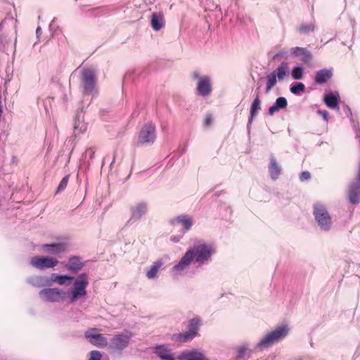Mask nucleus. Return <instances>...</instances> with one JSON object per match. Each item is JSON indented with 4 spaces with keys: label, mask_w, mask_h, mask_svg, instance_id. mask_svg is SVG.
<instances>
[{
    "label": "nucleus",
    "mask_w": 360,
    "mask_h": 360,
    "mask_svg": "<svg viewBox=\"0 0 360 360\" xmlns=\"http://www.w3.org/2000/svg\"><path fill=\"white\" fill-rule=\"evenodd\" d=\"M192 77L194 79H198L196 90L198 94L202 96H207L210 94L212 91V83L210 77H200L199 72L194 71L192 73Z\"/></svg>",
    "instance_id": "6e6552de"
},
{
    "label": "nucleus",
    "mask_w": 360,
    "mask_h": 360,
    "mask_svg": "<svg viewBox=\"0 0 360 360\" xmlns=\"http://www.w3.org/2000/svg\"><path fill=\"white\" fill-rule=\"evenodd\" d=\"M39 297L41 300L49 302H60L65 299V292L58 288H44L39 293Z\"/></svg>",
    "instance_id": "0eeeda50"
},
{
    "label": "nucleus",
    "mask_w": 360,
    "mask_h": 360,
    "mask_svg": "<svg viewBox=\"0 0 360 360\" xmlns=\"http://www.w3.org/2000/svg\"><path fill=\"white\" fill-rule=\"evenodd\" d=\"M347 197L352 205H358L360 202V162L355 180L349 185Z\"/></svg>",
    "instance_id": "1a4fd4ad"
},
{
    "label": "nucleus",
    "mask_w": 360,
    "mask_h": 360,
    "mask_svg": "<svg viewBox=\"0 0 360 360\" xmlns=\"http://www.w3.org/2000/svg\"><path fill=\"white\" fill-rule=\"evenodd\" d=\"M327 114H328L327 112H325L324 114H323V117H324L325 119H326Z\"/></svg>",
    "instance_id": "c03bdc74"
},
{
    "label": "nucleus",
    "mask_w": 360,
    "mask_h": 360,
    "mask_svg": "<svg viewBox=\"0 0 360 360\" xmlns=\"http://www.w3.org/2000/svg\"><path fill=\"white\" fill-rule=\"evenodd\" d=\"M94 151H92V153H91V158H92L94 157Z\"/></svg>",
    "instance_id": "de8ad7c7"
},
{
    "label": "nucleus",
    "mask_w": 360,
    "mask_h": 360,
    "mask_svg": "<svg viewBox=\"0 0 360 360\" xmlns=\"http://www.w3.org/2000/svg\"><path fill=\"white\" fill-rule=\"evenodd\" d=\"M98 329L91 328L85 331L84 336L89 341L98 347H105L108 345L107 339L101 333H98Z\"/></svg>",
    "instance_id": "f8f14e48"
},
{
    "label": "nucleus",
    "mask_w": 360,
    "mask_h": 360,
    "mask_svg": "<svg viewBox=\"0 0 360 360\" xmlns=\"http://www.w3.org/2000/svg\"><path fill=\"white\" fill-rule=\"evenodd\" d=\"M46 252L52 255H59L67 252L69 249V244L66 242L44 244L42 245Z\"/></svg>",
    "instance_id": "ddd939ff"
},
{
    "label": "nucleus",
    "mask_w": 360,
    "mask_h": 360,
    "mask_svg": "<svg viewBox=\"0 0 360 360\" xmlns=\"http://www.w3.org/2000/svg\"><path fill=\"white\" fill-rule=\"evenodd\" d=\"M314 215L318 225L321 229L328 231L332 224L331 217L326 207L321 204H315L314 206Z\"/></svg>",
    "instance_id": "7ed1b4c3"
},
{
    "label": "nucleus",
    "mask_w": 360,
    "mask_h": 360,
    "mask_svg": "<svg viewBox=\"0 0 360 360\" xmlns=\"http://www.w3.org/2000/svg\"><path fill=\"white\" fill-rule=\"evenodd\" d=\"M89 360H101V354L98 351L91 352V356Z\"/></svg>",
    "instance_id": "4c0bfd02"
},
{
    "label": "nucleus",
    "mask_w": 360,
    "mask_h": 360,
    "mask_svg": "<svg viewBox=\"0 0 360 360\" xmlns=\"http://www.w3.org/2000/svg\"><path fill=\"white\" fill-rule=\"evenodd\" d=\"M215 252L214 248L211 245L200 244L189 249L180 259L179 263L173 266L175 271L184 270L195 259L199 264L208 262Z\"/></svg>",
    "instance_id": "f257e3e1"
},
{
    "label": "nucleus",
    "mask_w": 360,
    "mask_h": 360,
    "mask_svg": "<svg viewBox=\"0 0 360 360\" xmlns=\"http://www.w3.org/2000/svg\"><path fill=\"white\" fill-rule=\"evenodd\" d=\"M291 52L295 57H299L304 63H309L312 59L311 53L305 48L295 47L291 49Z\"/></svg>",
    "instance_id": "4468645a"
},
{
    "label": "nucleus",
    "mask_w": 360,
    "mask_h": 360,
    "mask_svg": "<svg viewBox=\"0 0 360 360\" xmlns=\"http://www.w3.org/2000/svg\"><path fill=\"white\" fill-rule=\"evenodd\" d=\"M131 338L132 333L129 330L117 333L111 339L110 347L115 351L122 352L128 347Z\"/></svg>",
    "instance_id": "423d86ee"
},
{
    "label": "nucleus",
    "mask_w": 360,
    "mask_h": 360,
    "mask_svg": "<svg viewBox=\"0 0 360 360\" xmlns=\"http://www.w3.org/2000/svg\"><path fill=\"white\" fill-rule=\"evenodd\" d=\"M315 27L314 24H302L298 27L300 34H307L314 31Z\"/></svg>",
    "instance_id": "2f4dec72"
},
{
    "label": "nucleus",
    "mask_w": 360,
    "mask_h": 360,
    "mask_svg": "<svg viewBox=\"0 0 360 360\" xmlns=\"http://www.w3.org/2000/svg\"><path fill=\"white\" fill-rule=\"evenodd\" d=\"M304 84L300 82L297 83L296 85H294L290 87V91L294 94H298L300 92L303 91L304 90Z\"/></svg>",
    "instance_id": "72a5a7b5"
},
{
    "label": "nucleus",
    "mask_w": 360,
    "mask_h": 360,
    "mask_svg": "<svg viewBox=\"0 0 360 360\" xmlns=\"http://www.w3.org/2000/svg\"><path fill=\"white\" fill-rule=\"evenodd\" d=\"M280 109L275 105V103H274V105L272 106H271L269 109V114L271 115V116H273L274 112L276 111H278Z\"/></svg>",
    "instance_id": "a19ab883"
},
{
    "label": "nucleus",
    "mask_w": 360,
    "mask_h": 360,
    "mask_svg": "<svg viewBox=\"0 0 360 360\" xmlns=\"http://www.w3.org/2000/svg\"><path fill=\"white\" fill-rule=\"evenodd\" d=\"M311 178V174L310 173L308 172V171H304V172H302L301 174H300V181H306V180H308Z\"/></svg>",
    "instance_id": "58836bf2"
},
{
    "label": "nucleus",
    "mask_w": 360,
    "mask_h": 360,
    "mask_svg": "<svg viewBox=\"0 0 360 360\" xmlns=\"http://www.w3.org/2000/svg\"><path fill=\"white\" fill-rule=\"evenodd\" d=\"M283 54V52H279V53H276V54L274 56V58H278V57H279V56H281Z\"/></svg>",
    "instance_id": "37998d69"
},
{
    "label": "nucleus",
    "mask_w": 360,
    "mask_h": 360,
    "mask_svg": "<svg viewBox=\"0 0 360 360\" xmlns=\"http://www.w3.org/2000/svg\"><path fill=\"white\" fill-rule=\"evenodd\" d=\"M185 360H205L203 354L200 352H191L183 355Z\"/></svg>",
    "instance_id": "7c9ffc66"
},
{
    "label": "nucleus",
    "mask_w": 360,
    "mask_h": 360,
    "mask_svg": "<svg viewBox=\"0 0 360 360\" xmlns=\"http://www.w3.org/2000/svg\"><path fill=\"white\" fill-rule=\"evenodd\" d=\"M30 264L37 269H44L53 268L58 264V261L51 257L34 256L31 258Z\"/></svg>",
    "instance_id": "9b49d317"
},
{
    "label": "nucleus",
    "mask_w": 360,
    "mask_h": 360,
    "mask_svg": "<svg viewBox=\"0 0 360 360\" xmlns=\"http://www.w3.org/2000/svg\"><path fill=\"white\" fill-rule=\"evenodd\" d=\"M89 285V275L86 273L79 274L75 281L73 288L70 292V301L75 302L79 298L86 295V288Z\"/></svg>",
    "instance_id": "f03ea898"
},
{
    "label": "nucleus",
    "mask_w": 360,
    "mask_h": 360,
    "mask_svg": "<svg viewBox=\"0 0 360 360\" xmlns=\"http://www.w3.org/2000/svg\"><path fill=\"white\" fill-rule=\"evenodd\" d=\"M155 354L162 360H174L170 350L163 345L156 347Z\"/></svg>",
    "instance_id": "4be33fe9"
},
{
    "label": "nucleus",
    "mask_w": 360,
    "mask_h": 360,
    "mask_svg": "<svg viewBox=\"0 0 360 360\" xmlns=\"http://www.w3.org/2000/svg\"><path fill=\"white\" fill-rule=\"evenodd\" d=\"M40 30H41V29H40V27H38V28L37 29L36 32H37V33L39 32Z\"/></svg>",
    "instance_id": "49530a36"
},
{
    "label": "nucleus",
    "mask_w": 360,
    "mask_h": 360,
    "mask_svg": "<svg viewBox=\"0 0 360 360\" xmlns=\"http://www.w3.org/2000/svg\"><path fill=\"white\" fill-rule=\"evenodd\" d=\"M162 263L160 261H157L153 264L150 269L146 272V276L148 279L154 278L157 276L158 272L162 267Z\"/></svg>",
    "instance_id": "bb28decb"
},
{
    "label": "nucleus",
    "mask_w": 360,
    "mask_h": 360,
    "mask_svg": "<svg viewBox=\"0 0 360 360\" xmlns=\"http://www.w3.org/2000/svg\"><path fill=\"white\" fill-rule=\"evenodd\" d=\"M292 77L294 79H300L303 77V70L300 67H295L292 70Z\"/></svg>",
    "instance_id": "473e14b6"
},
{
    "label": "nucleus",
    "mask_w": 360,
    "mask_h": 360,
    "mask_svg": "<svg viewBox=\"0 0 360 360\" xmlns=\"http://www.w3.org/2000/svg\"><path fill=\"white\" fill-rule=\"evenodd\" d=\"M288 328L286 326L276 328L274 330L265 335L258 343L259 347H267L274 342L278 341L287 335Z\"/></svg>",
    "instance_id": "20e7f679"
},
{
    "label": "nucleus",
    "mask_w": 360,
    "mask_h": 360,
    "mask_svg": "<svg viewBox=\"0 0 360 360\" xmlns=\"http://www.w3.org/2000/svg\"><path fill=\"white\" fill-rule=\"evenodd\" d=\"M332 76L333 72L330 70L321 69L316 73L314 81L316 84H322L327 82Z\"/></svg>",
    "instance_id": "a211bd4d"
},
{
    "label": "nucleus",
    "mask_w": 360,
    "mask_h": 360,
    "mask_svg": "<svg viewBox=\"0 0 360 360\" xmlns=\"http://www.w3.org/2000/svg\"><path fill=\"white\" fill-rule=\"evenodd\" d=\"M155 128L152 124L148 123L143 125L142 127L137 141V146L152 143L155 140Z\"/></svg>",
    "instance_id": "9d476101"
},
{
    "label": "nucleus",
    "mask_w": 360,
    "mask_h": 360,
    "mask_svg": "<svg viewBox=\"0 0 360 360\" xmlns=\"http://www.w3.org/2000/svg\"><path fill=\"white\" fill-rule=\"evenodd\" d=\"M2 112H3L2 108L0 107V116H1Z\"/></svg>",
    "instance_id": "a18cd8bd"
},
{
    "label": "nucleus",
    "mask_w": 360,
    "mask_h": 360,
    "mask_svg": "<svg viewBox=\"0 0 360 360\" xmlns=\"http://www.w3.org/2000/svg\"><path fill=\"white\" fill-rule=\"evenodd\" d=\"M73 277L66 275H59L58 278V283L59 285H65L66 281H72Z\"/></svg>",
    "instance_id": "e433bc0d"
},
{
    "label": "nucleus",
    "mask_w": 360,
    "mask_h": 360,
    "mask_svg": "<svg viewBox=\"0 0 360 360\" xmlns=\"http://www.w3.org/2000/svg\"><path fill=\"white\" fill-rule=\"evenodd\" d=\"M195 338L194 334L190 332L175 333L172 335V340L178 343H185L191 341Z\"/></svg>",
    "instance_id": "6ab92c4d"
},
{
    "label": "nucleus",
    "mask_w": 360,
    "mask_h": 360,
    "mask_svg": "<svg viewBox=\"0 0 360 360\" xmlns=\"http://www.w3.org/2000/svg\"><path fill=\"white\" fill-rule=\"evenodd\" d=\"M58 276H59V275H58V274H52L51 275V277L49 278V281H50V285H51L53 282H56V283H57V282H58Z\"/></svg>",
    "instance_id": "79ce46f5"
},
{
    "label": "nucleus",
    "mask_w": 360,
    "mask_h": 360,
    "mask_svg": "<svg viewBox=\"0 0 360 360\" xmlns=\"http://www.w3.org/2000/svg\"><path fill=\"white\" fill-rule=\"evenodd\" d=\"M200 326V320L198 318H194L188 321V331L194 334V336L198 335V330Z\"/></svg>",
    "instance_id": "cd10ccee"
},
{
    "label": "nucleus",
    "mask_w": 360,
    "mask_h": 360,
    "mask_svg": "<svg viewBox=\"0 0 360 360\" xmlns=\"http://www.w3.org/2000/svg\"><path fill=\"white\" fill-rule=\"evenodd\" d=\"M273 73L276 74V77L279 81L283 80L285 77H286L288 74V65L285 62L281 63V64L273 71Z\"/></svg>",
    "instance_id": "5701e85b"
},
{
    "label": "nucleus",
    "mask_w": 360,
    "mask_h": 360,
    "mask_svg": "<svg viewBox=\"0 0 360 360\" xmlns=\"http://www.w3.org/2000/svg\"><path fill=\"white\" fill-rule=\"evenodd\" d=\"M251 350L247 345H242L237 348V359H242L250 356Z\"/></svg>",
    "instance_id": "c85d7f7f"
},
{
    "label": "nucleus",
    "mask_w": 360,
    "mask_h": 360,
    "mask_svg": "<svg viewBox=\"0 0 360 360\" xmlns=\"http://www.w3.org/2000/svg\"><path fill=\"white\" fill-rule=\"evenodd\" d=\"M83 266H84V264L82 262L81 258L77 256H73L69 259L68 263L65 265V267L68 270H69L73 273H77L80 269H82Z\"/></svg>",
    "instance_id": "dca6fc26"
},
{
    "label": "nucleus",
    "mask_w": 360,
    "mask_h": 360,
    "mask_svg": "<svg viewBox=\"0 0 360 360\" xmlns=\"http://www.w3.org/2000/svg\"><path fill=\"white\" fill-rule=\"evenodd\" d=\"M147 212V205L144 202H141L131 207V220H138L142 217Z\"/></svg>",
    "instance_id": "2eb2a0df"
},
{
    "label": "nucleus",
    "mask_w": 360,
    "mask_h": 360,
    "mask_svg": "<svg viewBox=\"0 0 360 360\" xmlns=\"http://www.w3.org/2000/svg\"><path fill=\"white\" fill-rule=\"evenodd\" d=\"M68 181H69L68 175L63 177V179L60 181V182L58 186L57 193L60 192L61 191H63V189H65L66 188Z\"/></svg>",
    "instance_id": "c9c22d12"
},
{
    "label": "nucleus",
    "mask_w": 360,
    "mask_h": 360,
    "mask_svg": "<svg viewBox=\"0 0 360 360\" xmlns=\"http://www.w3.org/2000/svg\"><path fill=\"white\" fill-rule=\"evenodd\" d=\"M181 223L186 230H189L192 225L193 221L191 217L187 215H181L177 217L173 220V223Z\"/></svg>",
    "instance_id": "a878e982"
},
{
    "label": "nucleus",
    "mask_w": 360,
    "mask_h": 360,
    "mask_svg": "<svg viewBox=\"0 0 360 360\" xmlns=\"http://www.w3.org/2000/svg\"><path fill=\"white\" fill-rule=\"evenodd\" d=\"M324 102L326 105L331 109H338V97L333 93H330L325 96Z\"/></svg>",
    "instance_id": "393cba45"
},
{
    "label": "nucleus",
    "mask_w": 360,
    "mask_h": 360,
    "mask_svg": "<svg viewBox=\"0 0 360 360\" xmlns=\"http://www.w3.org/2000/svg\"><path fill=\"white\" fill-rule=\"evenodd\" d=\"M266 94H269L271 89L276 86L277 83V77L276 74L271 72L269 75L266 76Z\"/></svg>",
    "instance_id": "c756f323"
},
{
    "label": "nucleus",
    "mask_w": 360,
    "mask_h": 360,
    "mask_svg": "<svg viewBox=\"0 0 360 360\" xmlns=\"http://www.w3.org/2000/svg\"><path fill=\"white\" fill-rule=\"evenodd\" d=\"M82 84L85 94H93L97 92L96 88V73L90 68L83 71L82 75Z\"/></svg>",
    "instance_id": "39448f33"
},
{
    "label": "nucleus",
    "mask_w": 360,
    "mask_h": 360,
    "mask_svg": "<svg viewBox=\"0 0 360 360\" xmlns=\"http://www.w3.org/2000/svg\"><path fill=\"white\" fill-rule=\"evenodd\" d=\"M269 173L273 179H276L281 174V167L274 156L270 158Z\"/></svg>",
    "instance_id": "412c9836"
},
{
    "label": "nucleus",
    "mask_w": 360,
    "mask_h": 360,
    "mask_svg": "<svg viewBox=\"0 0 360 360\" xmlns=\"http://www.w3.org/2000/svg\"><path fill=\"white\" fill-rule=\"evenodd\" d=\"M212 122V116L210 114H208L205 116V125L206 127H209Z\"/></svg>",
    "instance_id": "ea45409f"
},
{
    "label": "nucleus",
    "mask_w": 360,
    "mask_h": 360,
    "mask_svg": "<svg viewBox=\"0 0 360 360\" xmlns=\"http://www.w3.org/2000/svg\"><path fill=\"white\" fill-rule=\"evenodd\" d=\"M274 103L281 110L286 108L288 101L284 97H278Z\"/></svg>",
    "instance_id": "f704fd0d"
},
{
    "label": "nucleus",
    "mask_w": 360,
    "mask_h": 360,
    "mask_svg": "<svg viewBox=\"0 0 360 360\" xmlns=\"http://www.w3.org/2000/svg\"><path fill=\"white\" fill-rule=\"evenodd\" d=\"M27 283L34 287L41 288L50 285L49 278L42 276H33L27 279Z\"/></svg>",
    "instance_id": "f3484780"
},
{
    "label": "nucleus",
    "mask_w": 360,
    "mask_h": 360,
    "mask_svg": "<svg viewBox=\"0 0 360 360\" xmlns=\"http://www.w3.org/2000/svg\"><path fill=\"white\" fill-rule=\"evenodd\" d=\"M261 109V101L259 99V95L257 94L255 98L254 99L251 107H250V117L249 122H250L253 118L256 116L257 112Z\"/></svg>",
    "instance_id": "b1692460"
},
{
    "label": "nucleus",
    "mask_w": 360,
    "mask_h": 360,
    "mask_svg": "<svg viewBox=\"0 0 360 360\" xmlns=\"http://www.w3.org/2000/svg\"><path fill=\"white\" fill-rule=\"evenodd\" d=\"M165 25L163 15L154 13L151 15V26L154 30L158 31Z\"/></svg>",
    "instance_id": "aec40b11"
}]
</instances>
